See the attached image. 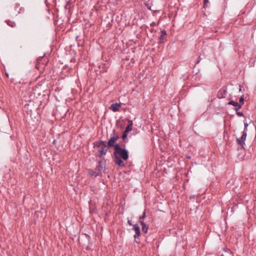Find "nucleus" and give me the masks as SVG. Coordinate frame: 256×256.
Here are the masks:
<instances>
[{
    "label": "nucleus",
    "instance_id": "obj_1",
    "mask_svg": "<svg viewBox=\"0 0 256 256\" xmlns=\"http://www.w3.org/2000/svg\"><path fill=\"white\" fill-rule=\"evenodd\" d=\"M125 144L116 145L114 148V152L112 154L114 157V161L116 165L120 167H124L125 164L123 160H127L129 158V152L125 146Z\"/></svg>",
    "mask_w": 256,
    "mask_h": 256
},
{
    "label": "nucleus",
    "instance_id": "obj_23",
    "mask_svg": "<svg viewBox=\"0 0 256 256\" xmlns=\"http://www.w3.org/2000/svg\"><path fill=\"white\" fill-rule=\"evenodd\" d=\"M24 8L22 7H20L19 8L18 13L20 14L24 13Z\"/></svg>",
    "mask_w": 256,
    "mask_h": 256
},
{
    "label": "nucleus",
    "instance_id": "obj_33",
    "mask_svg": "<svg viewBox=\"0 0 256 256\" xmlns=\"http://www.w3.org/2000/svg\"><path fill=\"white\" fill-rule=\"evenodd\" d=\"M70 2V0H66V7L69 4Z\"/></svg>",
    "mask_w": 256,
    "mask_h": 256
},
{
    "label": "nucleus",
    "instance_id": "obj_14",
    "mask_svg": "<svg viewBox=\"0 0 256 256\" xmlns=\"http://www.w3.org/2000/svg\"><path fill=\"white\" fill-rule=\"evenodd\" d=\"M140 224L142 226V232L144 234H146L148 229V226L144 222H140Z\"/></svg>",
    "mask_w": 256,
    "mask_h": 256
},
{
    "label": "nucleus",
    "instance_id": "obj_11",
    "mask_svg": "<svg viewBox=\"0 0 256 256\" xmlns=\"http://www.w3.org/2000/svg\"><path fill=\"white\" fill-rule=\"evenodd\" d=\"M132 230L135 231V234L134 236V238L136 240V238H138L141 234L140 226L137 224L133 225Z\"/></svg>",
    "mask_w": 256,
    "mask_h": 256
},
{
    "label": "nucleus",
    "instance_id": "obj_18",
    "mask_svg": "<svg viewBox=\"0 0 256 256\" xmlns=\"http://www.w3.org/2000/svg\"><path fill=\"white\" fill-rule=\"evenodd\" d=\"M6 24L14 28L16 26V23L14 22L11 21L10 20H6Z\"/></svg>",
    "mask_w": 256,
    "mask_h": 256
},
{
    "label": "nucleus",
    "instance_id": "obj_28",
    "mask_svg": "<svg viewBox=\"0 0 256 256\" xmlns=\"http://www.w3.org/2000/svg\"><path fill=\"white\" fill-rule=\"evenodd\" d=\"M128 126H130L132 127L133 122H132V120H128Z\"/></svg>",
    "mask_w": 256,
    "mask_h": 256
},
{
    "label": "nucleus",
    "instance_id": "obj_16",
    "mask_svg": "<svg viewBox=\"0 0 256 256\" xmlns=\"http://www.w3.org/2000/svg\"><path fill=\"white\" fill-rule=\"evenodd\" d=\"M150 0H145L144 2V4L145 5V6L150 10H151V7H152V3L151 2H150Z\"/></svg>",
    "mask_w": 256,
    "mask_h": 256
},
{
    "label": "nucleus",
    "instance_id": "obj_37",
    "mask_svg": "<svg viewBox=\"0 0 256 256\" xmlns=\"http://www.w3.org/2000/svg\"><path fill=\"white\" fill-rule=\"evenodd\" d=\"M6 78H8V74L6 72Z\"/></svg>",
    "mask_w": 256,
    "mask_h": 256
},
{
    "label": "nucleus",
    "instance_id": "obj_2",
    "mask_svg": "<svg viewBox=\"0 0 256 256\" xmlns=\"http://www.w3.org/2000/svg\"><path fill=\"white\" fill-rule=\"evenodd\" d=\"M22 100L26 102H28L24 104V108H27L28 110L32 112L36 108V106H34V104L36 98L34 94L33 89L28 88L22 90Z\"/></svg>",
    "mask_w": 256,
    "mask_h": 256
},
{
    "label": "nucleus",
    "instance_id": "obj_40",
    "mask_svg": "<svg viewBox=\"0 0 256 256\" xmlns=\"http://www.w3.org/2000/svg\"><path fill=\"white\" fill-rule=\"evenodd\" d=\"M38 64H36V67L37 68H38V66H37Z\"/></svg>",
    "mask_w": 256,
    "mask_h": 256
},
{
    "label": "nucleus",
    "instance_id": "obj_22",
    "mask_svg": "<svg viewBox=\"0 0 256 256\" xmlns=\"http://www.w3.org/2000/svg\"><path fill=\"white\" fill-rule=\"evenodd\" d=\"M208 3V0H203L204 8H206Z\"/></svg>",
    "mask_w": 256,
    "mask_h": 256
},
{
    "label": "nucleus",
    "instance_id": "obj_19",
    "mask_svg": "<svg viewBox=\"0 0 256 256\" xmlns=\"http://www.w3.org/2000/svg\"><path fill=\"white\" fill-rule=\"evenodd\" d=\"M84 235L86 236V238L88 240V244L92 245V241L90 236L88 234H84Z\"/></svg>",
    "mask_w": 256,
    "mask_h": 256
},
{
    "label": "nucleus",
    "instance_id": "obj_3",
    "mask_svg": "<svg viewBox=\"0 0 256 256\" xmlns=\"http://www.w3.org/2000/svg\"><path fill=\"white\" fill-rule=\"evenodd\" d=\"M100 148L96 152V156L100 158L106 154L108 148L106 141L102 140L96 141L93 143V148Z\"/></svg>",
    "mask_w": 256,
    "mask_h": 256
},
{
    "label": "nucleus",
    "instance_id": "obj_7",
    "mask_svg": "<svg viewBox=\"0 0 256 256\" xmlns=\"http://www.w3.org/2000/svg\"><path fill=\"white\" fill-rule=\"evenodd\" d=\"M247 133L246 132H242V134L240 138H236L237 144L244 148V146L245 144V140H246Z\"/></svg>",
    "mask_w": 256,
    "mask_h": 256
},
{
    "label": "nucleus",
    "instance_id": "obj_6",
    "mask_svg": "<svg viewBox=\"0 0 256 256\" xmlns=\"http://www.w3.org/2000/svg\"><path fill=\"white\" fill-rule=\"evenodd\" d=\"M119 138V136L116 132V130H113L112 131V133L110 135V140L106 142V143L108 146V148H116V146L120 145L118 143H116V141Z\"/></svg>",
    "mask_w": 256,
    "mask_h": 256
},
{
    "label": "nucleus",
    "instance_id": "obj_13",
    "mask_svg": "<svg viewBox=\"0 0 256 256\" xmlns=\"http://www.w3.org/2000/svg\"><path fill=\"white\" fill-rule=\"evenodd\" d=\"M65 71H66V72H68V73H69L71 74L72 73H74L73 69H72V67L68 66V64H66L65 66H63L62 72H65Z\"/></svg>",
    "mask_w": 256,
    "mask_h": 256
},
{
    "label": "nucleus",
    "instance_id": "obj_12",
    "mask_svg": "<svg viewBox=\"0 0 256 256\" xmlns=\"http://www.w3.org/2000/svg\"><path fill=\"white\" fill-rule=\"evenodd\" d=\"M228 104L232 105L234 106V110L236 111H238L239 109L241 108V104H239L238 102H234L232 100H230L228 102Z\"/></svg>",
    "mask_w": 256,
    "mask_h": 256
},
{
    "label": "nucleus",
    "instance_id": "obj_10",
    "mask_svg": "<svg viewBox=\"0 0 256 256\" xmlns=\"http://www.w3.org/2000/svg\"><path fill=\"white\" fill-rule=\"evenodd\" d=\"M121 102H116L112 104L109 107V109L112 110L114 112H120V108L121 106Z\"/></svg>",
    "mask_w": 256,
    "mask_h": 256
},
{
    "label": "nucleus",
    "instance_id": "obj_30",
    "mask_svg": "<svg viewBox=\"0 0 256 256\" xmlns=\"http://www.w3.org/2000/svg\"><path fill=\"white\" fill-rule=\"evenodd\" d=\"M92 246V245H89V244H88V246L86 247V250H92V248H91V246Z\"/></svg>",
    "mask_w": 256,
    "mask_h": 256
},
{
    "label": "nucleus",
    "instance_id": "obj_4",
    "mask_svg": "<svg viewBox=\"0 0 256 256\" xmlns=\"http://www.w3.org/2000/svg\"><path fill=\"white\" fill-rule=\"evenodd\" d=\"M32 89L34 94L36 96V100L40 98L41 96L42 98H44L42 100H44L45 98H48L50 94V91L48 90H44L41 86H36L32 88Z\"/></svg>",
    "mask_w": 256,
    "mask_h": 256
},
{
    "label": "nucleus",
    "instance_id": "obj_36",
    "mask_svg": "<svg viewBox=\"0 0 256 256\" xmlns=\"http://www.w3.org/2000/svg\"><path fill=\"white\" fill-rule=\"evenodd\" d=\"M195 198V195H192L190 196V199L194 198Z\"/></svg>",
    "mask_w": 256,
    "mask_h": 256
},
{
    "label": "nucleus",
    "instance_id": "obj_17",
    "mask_svg": "<svg viewBox=\"0 0 256 256\" xmlns=\"http://www.w3.org/2000/svg\"><path fill=\"white\" fill-rule=\"evenodd\" d=\"M146 217V210L139 217L138 222L140 224V222H144V219Z\"/></svg>",
    "mask_w": 256,
    "mask_h": 256
},
{
    "label": "nucleus",
    "instance_id": "obj_21",
    "mask_svg": "<svg viewBox=\"0 0 256 256\" xmlns=\"http://www.w3.org/2000/svg\"><path fill=\"white\" fill-rule=\"evenodd\" d=\"M244 96H242L240 98L238 104H241V106H242L244 103Z\"/></svg>",
    "mask_w": 256,
    "mask_h": 256
},
{
    "label": "nucleus",
    "instance_id": "obj_20",
    "mask_svg": "<svg viewBox=\"0 0 256 256\" xmlns=\"http://www.w3.org/2000/svg\"><path fill=\"white\" fill-rule=\"evenodd\" d=\"M132 127L130 126H127L126 129L124 132L128 133L129 132H131L132 130Z\"/></svg>",
    "mask_w": 256,
    "mask_h": 256
},
{
    "label": "nucleus",
    "instance_id": "obj_38",
    "mask_svg": "<svg viewBox=\"0 0 256 256\" xmlns=\"http://www.w3.org/2000/svg\"><path fill=\"white\" fill-rule=\"evenodd\" d=\"M20 7V4H18L16 5V8H18Z\"/></svg>",
    "mask_w": 256,
    "mask_h": 256
},
{
    "label": "nucleus",
    "instance_id": "obj_39",
    "mask_svg": "<svg viewBox=\"0 0 256 256\" xmlns=\"http://www.w3.org/2000/svg\"><path fill=\"white\" fill-rule=\"evenodd\" d=\"M186 158H190V156H187Z\"/></svg>",
    "mask_w": 256,
    "mask_h": 256
},
{
    "label": "nucleus",
    "instance_id": "obj_9",
    "mask_svg": "<svg viewBox=\"0 0 256 256\" xmlns=\"http://www.w3.org/2000/svg\"><path fill=\"white\" fill-rule=\"evenodd\" d=\"M166 35L167 33L164 29L160 31V34L159 37V41L158 42V44H164L166 41L167 40L166 38Z\"/></svg>",
    "mask_w": 256,
    "mask_h": 256
},
{
    "label": "nucleus",
    "instance_id": "obj_27",
    "mask_svg": "<svg viewBox=\"0 0 256 256\" xmlns=\"http://www.w3.org/2000/svg\"><path fill=\"white\" fill-rule=\"evenodd\" d=\"M236 114L239 116H243L244 114L242 112L236 111Z\"/></svg>",
    "mask_w": 256,
    "mask_h": 256
},
{
    "label": "nucleus",
    "instance_id": "obj_25",
    "mask_svg": "<svg viewBox=\"0 0 256 256\" xmlns=\"http://www.w3.org/2000/svg\"><path fill=\"white\" fill-rule=\"evenodd\" d=\"M110 212H106L105 213V218H104V221L106 222V217H108L110 215Z\"/></svg>",
    "mask_w": 256,
    "mask_h": 256
},
{
    "label": "nucleus",
    "instance_id": "obj_35",
    "mask_svg": "<svg viewBox=\"0 0 256 256\" xmlns=\"http://www.w3.org/2000/svg\"><path fill=\"white\" fill-rule=\"evenodd\" d=\"M128 224H130V226H133V225H134V224H132V222L131 220H128Z\"/></svg>",
    "mask_w": 256,
    "mask_h": 256
},
{
    "label": "nucleus",
    "instance_id": "obj_31",
    "mask_svg": "<svg viewBox=\"0 0 256 256\" xmlns=\"http://www.w3.org/2000/svg\"><path fill=\"white\" fill-rule=\"evenodd\" d=\"M200 60H201V58H200V56L198 58V60L196 63V64H198L200 62Z\"/></svg>",
    "mask_w": 256,
    "mask_h": 256
},
{
    "label": "nucleus",
    "instance_id": "obj_24",
    "mask_svg": "<svg viewBox=\"0 0 256 256\" xmlns=\"http://www.w3.org/2000/svg\"><path fill=\"white\" fill-rule=\"evenodd\" d=\"M44 59V56H40V57H38V58H37V62L38 63H40L42 62V60Z\"/></svg>",
    "mask_w": 256,
    "mask_h": 256
},
{
    "label": "nucleus",
    "instance_id": "obj_29",
    "mask_svg": "<svg viewBox=\"0 0 256 256\" xmlns=\"http://www.w3.org/2000/svg\"><path fill=\"white\" fill-rule=\"evenodd\" d=\"M76 40L78 42V46H80V43H78V42H81L82 40L80 39V36H78L76 37Z\"/></svg>",
    "mask_w": 256,
    "mask_h": 256
},
{
    "label": "nucleus",
    "instance_id": "obj_8",
    "mask_svg": "<svg viewBox=\"0 0 256 256\" xmlns=\"http://www.w3.org/2000/svg\"><path fill=\"white\" fill-rule=\"evenodd\" d=\"M226 90H227V86H224L222 88H220L218 94H217V97L220 99L222 98H224L226 96Z\"/></svg>",
    "mask_w": 256,
    "mask_h": 256
},
{
    "label": "nucleus",
    "instance_id": "obj_5",
    "mask_svg": "<svg viewBox=\"0 0 256 256\" xmlns=\"http://www.w3.org/2000/svg\"><path fill=\"white\" fill-rule=\"evenodd\" d=\"M106 160H99L98 164L96 166L94 170L92 169L88 170V174L92 176H94V178L101 175L102 171L103 168L102 166H106Z\"/></svg>",
    "mask_w": 256,
    "mask_h": 256
},
{
    "label": "nucleus",
    "instance_id": "obj_34",
    "mask_svg": "<svg viewBox=\"0 0 256 256\" xmlns=\"http://www.w3.org/2000/svg\"><path fill=\"white\" fill-rule=\"evenodd\" d=\"M156 25V22H152V23H150V26H155Z\"/></svg>",
    "mask_w": 256,
    "mask_h": 256
},
{
    "label": "nucleus",
    "instance_id": "obj_26",
    "mask_svg": "<svg viewBox=\"0 0 256 256\" xmlns=\"http://www.w3.org/2000/svg\"><path fill=\"white\" fill-rule=\"evenodd\" d=\"M248 126V123H244V130L243 132H246Z\"/></svg>",
    "mask_w": 256,
    "mask_h": 256
},
{
    "label": "nucleus",
    "instance_id": "obj_15",
    "mask_svg": "<svg viewBox=\"0 0 256 256\" xmlns=\"http://www.w3.org/2000/svg\"><path fill=\"white\" fill-rule=\"evenodd\" d=\"M128 134V133L126 132H123L122 134V140H123V142H124V143H126L128 142V140H127Z\"/></svg>",
    "mask_w": 256,
    "mask_h": 256
},
{
    "label": "nucleus",
    "instance_id": "obj_32",
    "mask_svg": "<svg viewBox=\"0 0 256 256\" xmlns=\"http://www.w3.org/2000/svg\"><path fill=\"white\" fill-rule=\"evenodd\" d=\"M150 32H152V33H155L156 32V30H154V28H152L150 30Z\"/></svg>",
    "mask_w": 256,
    "mask_h": 256
}]
</instances>
